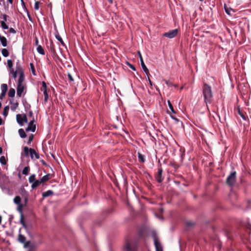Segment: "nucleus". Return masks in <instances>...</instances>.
Instances as JSON below:
<instances>
[{"mask_svg": "<svg viewBox=\"0 0 251 251\" xmlns=\"http://www.w3.org/2000/svg\"><path fill=\"white\" fill-rule=\"evenodd\" d=\"M202 89L204 102L207 106V103H210L213 99L211 87L210 85L205 83L202 85Z\"/></svg>", "mask_w": 251, "mask_h": 251, "instance_id": "1", "label": "nucleus"}, {"mask_svg": "<svg viewBox=\"0 0 251 251\" xmlns=\"http://www.w3.org/2000/svg\"><path fill=\"white\" fill-rule=\"evenodd\" d=\"M236 173L235 171L232 172L227 176L226 180V183L229 186H233L236 181Z\"/></svg>", "mask_w": 251, "mask_h": 251, "instance_id": "2", "label": "nucleus"}, {"mask_svg": "<svg viewBox=\"0 0 251 251\" xmlns=\"http://www.w3.org/2000/svg\"><path fill=\"white\" fill-rule=\"evenodd\" d=\"M25 248H27V251H35L37 248L36 244L34 242L28 241L25 245H24Z\"/></svg>", "mask_w": 251, "mask_h": 251, "instance_id": "3", "label": "nucleus"}, {"mask_svg": "<svg viewBox=\"0 0 251 251\" xmlns=\"http://www.w3.org/2000/svg\"><path fill=\"white\" fill-rule=\"evenodd\" d=\"M178 33V29H175L169 30L167 32H165L163 34V36L168 37L169 38H173L176 36Z\"/></svg>", "mask_w": 251, "mask_h": 251, "instance_id": "4", "label": "nucleus"}, {"mask_svg": "<svg viewBox=\"0 0 251 251\" xmlns=\"http://www.w3.org/2000/svg\"><path fill=\"white\" fill-rule=\"evenodd\" d=\"M152 236L156 251H163L162 247L158 241L157 235L155 234H153Z\"/></svg>", "mask_w": 251, "mask_h": 251, "instance_id": "5", "label": "nucleus"}, {"mask_svg": "<svg viewBox=\"0 0 251 251\" xmlns=\"http://www.w3.org/2000/svg\"><path fill=\"white\" fill-rule=\"evenodd\" d=\"M163 169L160 167L158 168V172L155 175V178L158 183H161L164 179V177L162 176Z\"/></svg>", "mask_w": 251, "mask_h": 251, "instance_id": "6", "label": "nucleus"}, {"mask_svg": "<svg viewBox=\"0 0 251 251\" xmlns=\"http://www.w3.org/2000/svg\"><path fill=\"white\" fill-rule=\"evenodd\" d=\"M16 120L17 123L21 126L23 125V123L27 122V119L25 114H24L23 116H22V115L20 114H17L16 115Z\"/></svg>", "mask_w": 251, "mask_h": 251, "instance_id": "7", "label": "nucleus"}, {"mask_svg": "<svg viewBox=\"0 0 251 251\" xmlns=\"http://www.w3.org/2000/svg\"><path fill=\"white\" fill-rule=\"evenodd\" d=\"M34 120L33 119L28 124V125L25 129L26 131L34 132L36 130V125L34 124Z\"/></svg>", "mask_w": 251, "mask_h": 251, "instance_id": "8", "label": "nucleus"}, {"mask_svg": "<svg viewBox=\"0 0 251 251\" xmlns=\"http://www.w3.org/2000/svg\"><path fill=\"white\" fill-rule=\"evenodd\" d=\"M138 53H139V55L140 60V62H141V65L143 71L146 74V75L148 76V75L150 74L149 71V70L148 69V68H147L146 66L145 65V64L144 63V62L143 61V58L142 57V55H141L140 52H139Z\"/></svg>", "mask_w": 251, "mask_h": 251, "instance_id": "9", "label": "nucleus"}, {"mask_svg": "<svg viewBox=\"0 0 251 251\" xmlns=\"http://www.w3.org/2000/svg\"><path fill=\"white\" fill-rule=\"evenodd\" d=\"M242 226L245 227L247 230H248L247 232L248 234L250 233V230L251 229V224L248 222V221H246L244 222L242 224Z\"/></svg>", "mask_w": 251, "mask_h": 251, "instance_id": "10", "label": "nucleus"}, {"mask_svg": "<svg viewBox=\"0 0 251 251\" xmlns=\"http://www.w3.org/2000/svg\"><path fill=\"white\" fill-rule=\"evenodd\" d=\"M24 86L23 85H18L17 86V95L18 97H21L22 96V94L24 92Z\"/></svg>", "mask_w": 251, "mask_h": 251, "instance_id": "11", "label": "nucleus"}, {"mask_svg": "<svg viewBox=\"0 0 251 251\" xmlns=\"http://www.w3.org/2000/svg\"><path fill=\"white\" fill-rule=\"evenodd\" d=\"M18 241L21 243L24 244V245L27 242L26 241L25 237L21 234H19L18 235Z\"/></svg>", "mask_w": 251, "mask_h": 251, "instance_id": "12", "label": "nucleus"}, {"mask_svg": "<svg viewBox=\"0 0 251 251\" xmlns=\"http://www.w3.org/2000/svg\"><path fill=\"white\" fill-rule=\"evenodd\" d=\"M24 77H25V76H24V72H23V71H22V72L20 73L19 78L18 81V85H20V84L23 85L22 83L24 80Z\"/></svg>", "mask_w": 251, "mask_h": 251, "instance_id": "13", "label": "nucleus"}, {"mask_svg": "<svg viewBox=\"0 0 251 251\" xmlns=\"http://www.w3.org/2000/svg\"><path fill=\"white\" fill-rule=\"evenodd\" d=\"M50 178V174H48L43 176L40 179V181L42 182V183H44L48 181Z\"/></svg>", "mask_w": 251, "mask_h": 251, "instance_id": "14", "label": "nucleus"}, {"mask_svg": "<svg viewBox=\"0 0 251 251\" xmlns=\"http://www.w3.org/2000/svg\"><path fill=\"white\" fill-rule=\"evenodd\" d=\"M42 183V182L40 181V180H36L33 183L31 184V188L32 189H34L38 186H39Z\"/></svg>", "mask_w": 251, "mask_h": 251, "instance_id": "15", "label": "nucleus"}, {"mask_svg": "<svg viewBox=\"0 0 251 251\" xmlns=\"http://www.w3.org/2000/svg\"><path fill=\"white\" fill-rule=\"evenodd\" d=\"M24 153L23 155L25 156H27L30 154V148H28L27 147H24Z\"/></svg>", "mask_w": 251, "mask_h": 251, "instance_id": "16", "label": "nucleus"}, {"mask_svg": "<svg viewBox=\"0 0 251 251\" xmlns=\"http://www.w3.org/2000/svg\"><path fill=\"white\" fill-rule=\"evenodd\" d=\"M53 194V192L52 190H48L46 192L42 193V196L44 198L50 196Z\"/></svg>", "mask_w": 251, "mask_h": 251, "instance_id": "17", "label": "nucleus"}, {"mask_svg": "<svg viewBox=\"0 0 251 251\" xmlns=\"http://www.w3.org/2000/svg\"><path fill=\"white\" fill-rule=\"evenodd\" d=\"M124 249L126 251H133V248L130 246L129 243L128 242L126 243Z\"/></svg>", "mask_w": 251, "mask_h": 251, "instance_id": "18", "label": "nucleus"}, {"mask_svg": "<svg viewBox=\"0 0 251 251\" xmlns=\"http://www.w3.org/2000/svg\"><path fill=\"white\" fill-rule=\"evenodd\" d=\"M18 132L20 137L22 138H25L27 136L26 133H25L24 130L23 128L19 129L18 130Z\"/></svg>", "mask_w": 251, "mask_h": 251, "instance_id": "19", "label": "nucleus"}, {"mask_svg": "<svg viewBox=\"0 0 251 251\" xmlns=\"http://www.w3.org/2000/svg\"><path fill=\"white\" fill-rule=\"evenodd\" d=\"M55 37L60 42V43L63 46H66L61 37L60 36L58 32L55 34Z\"/></svg>", "mask_w": 251, "mask_h": 251, "instance_id": "20", "label": "nucleus"}, {"mask_svg": "<svg viewBox=\"0 0 251 251\" xmlns=\"http://www.w3.org/2000/svg\"><path fill=\"white\" fill-rule=\"evenodd\" d=\"M138 160L140 162L144 163L145 161V156L140 152L138 153Z\"/></svg>", "mask_w": 251, "mask_h": 251, "instance_id": "21", "label": "nucleus"}, {"mask_svg": "<svg viewBox=\"0 0 251 251\" xmlns=\"http://www.w3.org/2000/svg\"><path fill=\"white\" fill-rule=\"evenodd\" d=\"M50 50L51 52L53 54V55L56 54V52L55 49L54 45L53 44V42L51 41L50 45Z\"/></svg>", "mask_w": 251, "mask_h": 251, "instance_id": "22", "label": "nucleus"}, {"mask_svg": "<svg viewBox=\"0 0 251 251\" xmlns=\"http://www.w3.org/2000/svg\"><path fill=\"white\" fill-rule=\"evenodd\" d=\"M0 41H1V44H2V46H3V47H6L7 46V41L6 38L5 37L2 36L1 38V39H0Z\"/></svg>", "mask_w": 251, "mask_h": 251, "instance_id": "23", "label": "nucleus"}, {"mask_svg": "<svg viewBox=\"0 0 251 251\" xmlns=\"http://www.w3.org/2000/svg\"><path fill=\"white\" fill-rule=\"evenodd\" d=\"M15 94V90L14 88H11L8 92V96L9 97H14Z\"/></svg>", "mask_w": 251, "mask_h": 251, "instance_id": "24", "label": "nucleus"}, {"mask_svg": "<svg viewBox=\"0 0 251 251\" xmlns=\"http://www.w3.org/2000/svg\"><path fill=\"white\" fill-rule=\"evenodd\" d=\"M7 89H8V86L6 84L3 83L1 85V92L6 93Z\"/></svg>", "mask_w": 251, "mask_h": 251, "instance_id": "25", "label": "nucleus"}, {"mask_svg": "<svg viewBox=\"0 0 251 251\" xmlns=\"http://www.w3.org/2000/svg\"><path fill=\"white\" fill-rule=\"evenodd\" d=\"M37 51L42 55H44L45 53L43 48L41 45H39L37 46Z\"/></svg>", "mask_w": 251, "mask_h": 251, "instance_id": "26", "label": "nucleus"}, {"mask_svg": "<svg viewBox=\"0 0 251 251\" xmlns=\"http://www.w3.org/2000/svg\"><path fill=\"white\" fill-rule=\"evenodd\" d=\"M36 176L34 174L31 175L28 178L29 182L30 183H33L36 179H35Z\"/></svg>", "mask_w": 251, "mask_h": 251, "instance_id": "27", "label": "nucleus"}, {"mask_svg": "<svg viewBox=\"0 0 251 251\" xmlns=\"http://www.w3.org/2000/svg\"><path fill=\"white\" fill-rule=\"evenodd\" d=\"M20 223L25 228L26 227V224L24 220V216L23 214H21L20 216Z\"/></svg>", "mask_w": 251, "mask_h": 251, "instance_id": "28", "label": "nucleus"}, {"mask_svg": "<svg viewBox=\"0 0 251 251\" xmlns=\"http://www.w3.org/2000/svg\"><path fill=\"white\" fill-rule=\"evenodd\" d=\"M14 202L17 204H22L21 199L20 196H16L14 199Z\"/></svg>", "mask_w": 251, "mask_h": 251, "instance_id": "29", "label": "nucleus"}, {"mask_svg": "<svg viewBox=\"0 0 251 251\" xmlns=\"http://www.w3.org/2000/svg\"><path fill=\"white\" fill-rule=\"evenodd\" d=\"M29 171H30L29 167L26 166L24 168V169L22 171V173L23 175H27L29 173Z\"/></svg>", "mask_w": 251, "mask_h": 251, "instance_id": "30", "label": "nucleus"}, {"mask_svg": "<svg viewBox=\"0 0 251 251\" xmlns=\"http://www.w3.org/2000/svg\"><path fill=\"white\" fill-rule=\"evenodd\" d=\"M9 106H6L4 107L3 111V115L4 117H6L8 115L9 111Z\"/></svg>", "mask_w": 251, "mask_h": 251, "instance_id": "31", "label": "nucleus"}, {"mask_svg": "<svg viewBox=\"0 0 251 251\" xmlns=\"http://www.w3.org/2000/svg\"><path fill=\"white\" fill-rule=\"evenodd\" d=\"M1 53L4 57H7L9 55V53L8 50L6 49H2L1 50Z\"/></svg>", "mask_w": 251, "mask_h": 251, "instance_id": "32", "label": "nucleus"}, {"mask_svg": "<svg viewBox=\"0 0 251 251\" xmlns=\"http://www.w3.org/2000/svg\"><path fill=\"white\" fill-rule=\"evenodd\" d=\"M0 162L2 165H6V160L5 157L4 156H1L0 157Z\"/></svg>", "mask_w": 251, "mask_h": 251, "instance_id": "33", "label": "nucleus"}, {"mask_svg": "<svg viewBox=\"0 0 251 251\" xmlns=\"http://www.w3.org/2000/svg\"><path fill=\"white\" fill-rule=\"evenodd\" d=\"M36 152L35 150L34 149L30 148V156L31 159L33 160L34 159V155Z\"/></svg>", "mask_w": 251, "mask_h": 251, "instance_id": "34", "label": "nucleus"}, {"mask_svg": "<svg viewBox=\"0 0 251 251\" xmlns=\"http://www.w3.org/2000/svg\"><path fill=\"white\" fill-rule=\"evenodd\" d=\"M43 94L44 96V101L45 102H46L48 101V100L49 99L48 94L47 93V90H45L43 92Z\"/></svg>", "mask_w": 251, "mask_h": 251, "instance_id": "35", "label": "nucleus"}, {"mask_svg": "<svg viewBox=\"0 0 251 251\" xmlns=\"http://www.w3.org/2000/svg\"><path fill=\"white\" fill-rule=\"evenodd\" d=\"M168 106H169V109H170V110L174 113V114H176V112H175L174 108H173V106L172 105V104H171L170 101L169 100H168Z\"/></svg>", "mask_w": 251, "mask_h": 251, "instance_id": "36", "label": "nucleus"}, {"mask_svg": "<svg viewBox=\"0 0 251 251\" xmlns=\"http://www.w3.org/2000/svg\"><path fill=\"white\" fill-rule=\"evenodd\" d=\"M0 25L1 27L4 29H7L8 28V26L5 24L4 21H1Z\"/></svg>", "mask_w": 251, "mask_h": 251, "instance_id": "37", "label": "nucleus"}, {"mask_svg": "<svg viewBox=\"0 0 251 251\" xmlns=\"http://www.w3.org/2000/svg\"><path fill=\"white\" fill-rule=\"evenodd\" d=\"M195 225V223L191 221H187L186 222V226L188 227H193Z\"/></svg>", "mask_w": 251, "mask_h": 251, "instance_id": "38", "label": "nucleus"}, {"mask_svg": "<svg viewBox=\"0 0 251 251\" xmlns=\"http://www.w3.org/2000/svg\"><path fill=\"white\" fill-rule=\"evenodd\" d=\"M238 113L240 115V116L243 118L244 120L246 119V116L240 110V109H238Z\"/></svg>", "mask_w": 251, "mask_h": 251, "instance_id": "39", "label": "nucleus"}, {"mask_svg": "<svg viewBox=\"0 0 251 251\" xmlns=\"http://www.w3.org/2000/svg\"><path fill=\"white\" fill-rule=\"evenodd\" d=\"M30 67L31 71H32V73L33 74V75H36V74H35V68H34V66L33 64L32 63H30Z\"/></svg>", "mask_w": 251, "mask_h": 251, "instance_id": "40", "label": "nucleus"}, {"mask_svg": "<svg viewBox=\"0 0 251 251\" xmlns=\"http://www.w3.org/2000/svg\"><path fill=\"white\" fill-rule=\"evenodd\" d=\"M42 83V86L41 88V90L42 91L44 92V91L45 90H47V85H46V82L44 81H43Z\"/></svg>", "mask_w": 251, "mask_h": 251, "instance_id": "41", "label": "nucleus"}, {"mask_svg": "<svg viewBox=\"0 0 251 251\" xmlns=\"http://www.w3.org/2000/svg\"><path fill=\"white\" fill-rule=\"evenodd\" d=\"M19 103L16 102L13 103V105L11 107V109L12 110L14 111L15 109L18 106Z\"/></svg>", "mask_w": 251, "mask_h": 251, "instance_id": "42", "label": "nucleus"}, {"mask_svg": "<svg viewBox=\"0 0 251 251\" xmlns=\"http://www.w3.org/2000/svg\"><path fill=\"white\" fill-rule=\"evenodd\" d=\"M33 138H34L33 134H31L28 138V140L27 142V144L28 145H29L31 143V142L33 141Z\"/></svg>", "mask_w": 251, "mask_h": 251, "instance_id": "43", "label": "nucleus"}, {"mask_svg": "<svg viewBox=\"0 0 251 251\" xmlns=\"http://www.w3.org/2000/svg\"><path fill=\"white\" fill-rule=\"evenodd\" d=\"M18 211L21 213V214H23L22 213V209H23V204H18Z\"/></svg>", "mask_w": 251, "mask_h": 251, "instance_id": "44", "label": "nucleus"}, {"mask_svg": "<svg viewBox=\"0 0 251 251\" xmlns=\"http://www.w3.org/2000/svg\"><path fill=\"white\" fill-rule=\"evenodd\" d=\"M7 65L9 68H11L13 66V62L11 60L8 59L7 60Z\"/></svg>", "mask_w": 251, "mask_h": 251, "instance_id": "45", "label": "nucleus"}, {"mask_svg": "<svg viewBox=\"0 0 251 251\" xmlns=\"http://www.w3.org/2000/svg\"><path fill=\"white\" fill-rule=\"evenodd\" d=\"M126 64L129 67L130 69H131L133 71H135L136 69L135 67L134 66V65H132L128 62H126Z\"/></svg>", "mask_w": 251, "mask_h": 251, "instance_id": "46", "label": "nucleus"}, {"mask_svg": "<svg viewBox=\"0 0 251 251\" xmlns=\"http://www.w3.org/2000/svg\"><path fill=\"white\" fill-rule=\"evenodd\" d=\"M39 1H35V5H34V9L35 10H37L39 9Z\"/></svg>", "mask_w": 251, "mask_h": 251, "instance_id": "47", "label": "nucleus"}, {"mask_svg": "<svg viewBox=\"0 0 251 251\" xmlns=\"http://www.w3.org/2000/svg\"><path fill=\"white\" fill-rule=\"evenodd\" d=\"M17 70L20 73L23 71L21 66L18 64V63H17Z\"/></svg>", "mask_w": 251, "mask_h": 251, "instance_id": "48", "label": "nucleus"}, {"mask_svg": "<svg viewBox=\"0 0 251 251\" xmlns=\"http://www.w3.org/2000/svg\"><path fill=\"white\" fill-rule=\"evenodd\" d=\"M68 77L70 81H73L74 80L73 76H72L70 73L68 74Z\"/></svg>", "mask_w": 251, "mask_h": 251, "instance_id": "49", "label": "nucleus"}, {"mask_svg": "<svg viewBox=\"0 0 251 251\" xmlns=\"http://www.w3.org/2000/svg\"><path fill=\"white\" fill-rule=\"evenodd\" d=\"M5 93L1 92L0 94V100L3 99V98L5 97Z\"/></svg>", "mask_w": 251, "mask_h": 251, "instance_id": "50", "label": "nucleus"}, {"mask_svg": "<svg viewBox=\"0 0 251 251\" xmlns=\"http://www.w3.org/2000/svg\"><path fill=\"white\" fill-rule=\"evenodd\" d=\"M12 72L13 73V76L14 78H16L17 77V72H14L13 70L12 69Z\"/></svg>", "mask_w": 251, "mask_h": 251, "instance_id": "51", "label": "nucleus"}, {"mask_svg": "<svg viewBox=\"0 0 251 251\" xmlns=\"http://www.w3.org/2000/svg\"><path fill=\"white\" fill-rule=\"evenodd\" d=\"M8 16L6 14H3L2 15V18L3 19V21H4L5 22L6 21H7V18Z\"/></svg>", "mask_w": 251, "mask_h": 251, "instance_id": "52", "label": "nucleus"}, {"mask_svg": "<svg viewBox=\"0 0 251 251\" xmlns=\"http://www.w3.org/2000/svg\"><path fill=\"white\" fill-rule=\"evenodd\" d=\"M9 32L11 33H15L16 30L13 28L11 27L9 29Z\"/></svg>", "mask_w": 251, "mask_h": 251, "instance_id": "53", "label": "nucleus"}, {"mask_svg": "<svg viewBox=\"0 0 251 251\" xmlns=\"http://www.w3.org/2000/svg\"><path fill=\"white\" fill-rule=\"evenodd\" d=\"M34 156L36 159H39L40 157L39 153L36 152H35Z\"/></svg>", "mask_w": 251, "mask_h": 251, "instance_id": "54", "label": "nucleus"}, {"mask_svg": "<svg viewBox=\"0 0 251 251\" xmlns=\"http://www.w3.org/2000/svg\"><path fill=\"white\" fill-rule=\"evenodd\" d=\"M148 79L149 81V83H150V85L151 86H152V83L151 80V79L150 78V77L149 76H148Z\"/></svg>", "mask_w": 251, "mask_h": 251, "instance_id": "55", "label": "nucleus"}, {"mask_svg": "<svg viewBox=\"0 0 251 251\" xmlns=\"http://www.w3.org/2000/svg\"><path fill=\"white\" fill-rule=\"evenodd\" d=\"M24 200H25V205H26L27 204V201H28V198H27V197H25Z\"/></svg>", "mask_w": 251, "mask_h": 251, "instance_id": "56", "label": "nucleus"}, {"mask_svg": "<svg viewBox=\"0 0 251 251\" xmlns=\"http://www.w3.org/2000/svg\"><path fill=\"white\" fill-rule=\"evenodd\" d=\"M35 43L36 46H39L38 45V39L37 37H36V38H35Z\"/></svg>", "mask_w": 251, "mask_h": 251, "instance_id": "57", "label": "nucleus"}, {"mask_svg": "<svg viewBox=\"0 0 251 251\" xmlns=\"http://www.w3.org/2000/svg\"><path fill=\"white\" fill-rule=\"evenodd\" d=\"M225 11H226V13L227 14H228V15H229V14H230L229 10L227 8H226V7H225Z\"/></svg>", "mask_w": 251, "mask_h": 251, "instance_id": "58", "label": "nucleus"}, {"mask_svg": "<svg viewBox=\"0 0 251 251\" xmlns=\"http://www.w3.org/2000/svg\"><path fill=\"white\" fill-rule=\"evenodd\" d=\"M3 124V120L0 117V126L2 125Z\"/></svg>", "mask_w": 251, "mask_h": 251, "instance_id": "59", "label": "nucleus"}, {"mask_svg": "<svg viewBox=\"0 0 251 251\" xmlns=\"http://www.w3.org/2000/svg\"><path fill=\"white\" fill-rule=\"evenodd\" d=\"M29 115L30 117H32L33 116V113H32V111H30L29 112Z\"/></svg>", "mask_w": 251, "mask_h": 251, "instance_id": "60", "label": "nucleus"}, {"mask_svg": "<svg viewBox=\"0 0 251 251\" xmlns=\"http://www.w3.org/2000/svg\"><path fill=\"white\" fill-rule=\"evenodd\" d=\"M7 0L8 1V2H9L10 4H13V0Z\"/></svg>", "mask_w": 251, "mask_h": 251, "instance_id": "61", "label": "nucleus"}, {"mask_svg": "<svg viewBox=\"0 0 251 251\" xmlns=\"http://www.w3.org/2000/svg\"><path fill=\"white\" fill-rule=\"evenodd\" d=\"M2 153V148L0 147V154Z\"/></svg>", "mask_w": 251, "mask_h": 251, "instance_id": "62", "label": "nucleus"}, {"mask_svg": "<svg viewBox=\"0 0 251 251\" xmlns=\"http://www.w3.org/2000/svg\"><path fill=\"white\" fill-rule=\"evenodd\" d=\"M21 0V2H22V3L23 5L25 6V2L23 0Z\"/></svg>", "mask_w": 251, "mask_h": 251, "instance_id": "63", "label": "nucleus"}, {"mask_svg": "<svg viewBox=\"0 0 251 251\" xmlns=\"http://www.w3.org/2000/svg\"><path fill=\"white\" fill-rule=\"evenodd\" d=\"M108 1L111 4H112L113 3L112 0H108Z\"/></svg>", "mask_w": 251, "mask_h": 251, "instance_id": "64", "label": "nucleus"}]
</instances>
